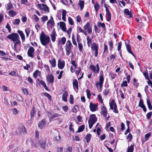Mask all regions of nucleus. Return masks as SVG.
Returning a JSON list of instances; mask_svg holds the SVG:
<instances>
[{
	"instance_id": "obj_37",
	"label": "nucleus",
	"mask_w": 152,
	"mask_h": 152,
	"mask_svg": "<svg viewBox=\"0 0 152 152\" xmlns=\"http://www.w3.org/2000/svg\"><path fill=\"white\" fill-rule=\"evenodd\" d=\"M143 75H144L145 78L146 80H149V78L148 77V75L147 70L146 69L144 73H143Z\"/></svg>"
},
{
	"instance_id": "obj_7",
	"label": "nucleus",
	"mask_w": 152,
	"mask_h": 152,
	"mask_svg": "<svg viewBox=\"0 0 152 152\" xmlns=\"http://www.w3.org/2000/svg\"><path fill=\"white\" fill-rule=\"evenodd\" d=\"M84 29L87 30L88 33L91 34L92 32V27L89 22H87L83 27Z\"/></svg>"
},
{
	"instance_id": "obj_58",
	"label": "nucleus",
	"mask_w": 152,
	"mask_h": 152,
	"mask_svg": "<svg viewBox=\"0 0 152 152\" xmlns=\"http://www.w3.org/2000/svg\"><path fill=\"white\" fill-rule=\"evenodd\" d=\"M33 18L36 22H38L39 21V18L36 15H33Z\"/></svg>"
},
{
	"instance_id": "obj_48",
	"label": "nucleus",
	"mask_w": 152,
	"mask_h": 152,
	"mask_svg": "<svg viewBox=\"0 0 152 152\" xmlns=\"http://www.w3.org/2000/svg\"><path fill=\"white\" fill-rule=\"evenodd\" d=\"M20 22V20L19 19H16L15 20L13 23L14 25H19Z\"/></svg>"
},
{
	"instance_id": "obj_57",
	"label": "nucleus",
	"mask_w": 152,
	"mask_h": 152,
	"mask_svg": "<svg viewBox=\"0 0 152 152\" xmlns=\"http://www.w3.org/2000/svg\"><path fill=\"white\" fill-rule=\"evenodd\" d=\"M127 139H129L130 141H132V136L131 133H129V134L128 136L127 137Z\"/></svg>"
},
{
	"instance_id": "obj_43",
	"label": "nucleus",
	"mask_w": 152,
	"mask_h": 152,
	"mask_svg": "<svg viewBox=\"0 0 152 152\" xmlns=\"http://www.w3.org/2000/svg\"><path fill=\"white\" fill-rule=\"evenodd\" d=\"M94 7L96 11H97L99 9V5L97 2H96L95 4Z\"/></svg>"
},
{
	"instance_id": "obj_36",
	"label": "nucleus",
	"mask_w": 152,
	"mask_h": 152,
	"mask_svg": "<svg viewBox=\"0 0 152 152\" xmlns=\"http://www.w3.org/2000/svg\"><path fill=\"white\" fill-rule=\"evenodd\" d=\"M84 1H83L80 0L79 3L78 4L79 5L80 7L81 10L83 8L84 6Z\"/></svg>"
},
{
	"instance_id": "obj_23",
	"label": "nucleus",
	"mask_w": 152,
	"mask_h": 152,
	"mask_svg": "<svg viewBox=\"0 0 152 152\" xmlns=\"http://www.w3.org/2000/svg\"><path fill=\"white\" fill-rule=\"evenodd\" d=\"M151 133H148L145 135V139L142 141V143H143L147 141L149 138L151 136Z\"/></svg>"
},
{
	"instance_id": "obj_49",
	"label": "nucleus",
	"mask_w": 152,
	"mask_h": 152,
	"mask_svg": "<svg viewBox=\"0 0 152 152\" xmlns=\"http://www.w3.org/2000/svg\"><path fill=\"white\" fill-rule=\"evenodd\" d=\"M44 96H45L47 97L49 100H50V101L51 100V96L49 94L45 92L44 93Z\"/></svg>"
},
{
	"instance_id": "obj_25",
	"label": "nucleus",
	"mask_w": 152,
	"mask_h": 152,
	"mask_svg": "<svg viewBox=\"0 0 152 152\" xmlns=\"http://www.w3.org/2000/svg\"><path fill=\"white\" fill-rule=\"evenodd\" d=\"M8 13L9 15L11 17H14L17 14L16 12L15 11L12 10H10Z\"/></svg>"
},
{
	"instance_id": "obj_53",
	"label": "nucleus",
	"mask_w": 152,
	"mask_h": 152,
	"mask_svg": "<svg viewBox=\"0 0 152 152\" xmlns=\"http://www.w3.org/2000/svg\"><path fill=\"white\" fill-rule=\"evenodd\" d=\"M108 43L110 47V50H111L113 49V42L112 41H109Z\"/></svg>"
},
{
	"instance_id": "obj_55",
	"label": "nucleus",
	"mask_w": 152,
	"mask_h": 152,
	"mask_svg": "<svg viewBox=\"0 0 152 152\" xmlns=\"http://www.w3.org/2000/svg\"><path fill=\"white\" fill-rule=\"evenodd\" d=\"M139 106L141 107H142L145 106L143 104V101L141 99H140V101L139 102Z\"/></svg>"
},
{
	"instance_id": "obj_60",
	"label": "nucleus",
	"mask_w": 152,
	"mask_h": 152,
	"mask_svg": "<svg viewBox=\"0 0 152 152\" xmlns=\"http://www.w3.org/2000/svg\"><path fill=\"white\" fill-rule=\"evenodd\" d=\"M94 28L95 30V33H99L100 32V31L98 29V28L96 25H95L94 26Z\"/></svg>"
},
{
	"instance_id": "obj_2",
	"label": "nucleus",
	"mask_w": 152,
	"mask_h": 152,
	"mask_svg": "<svg viewBox=\"0 0 152 152\" xmlns=\"http://www.w3.org/2000/svg\"><path fill=\"white\" fill-rule=\"evenodd\" d=\"M40 40L41 44L43 46H45L50 42V38L48 35L45 34L43 31H42L40 35Z\"/></svg>"
},
{
	"instance_id": "obj_64",
	"label": "nucleus",
	"mask_w": 152,
	"mask_h": 152,
	"mask_svg": "<svg viewBox=\"0 0 152 152\" xmlns=\"http://www.w3.org/2000/svg\"><path fill=\"white\" fill-rule=\"evenodd\" d=\"M78 47L80 51H82L83 48V45L82 44L80 43H78Z\"/></svg>"
},
{
	"instance_id": "obj_11",
	"label": "nucleus",
	"mask_w": 152,
	"mask_h": 152,
	"mask_svg": "<svg viewBox=\"0 0 152 152\" xmlns=\"http://www.w3.org/2000/svg\"><path fill=\"white\" fill-rule=\"evenodd\" d=\"M42 5L43 7H42V5L40 4H38V7L41 9L44 10L45 11L49 12V8L46 4H42Z\"/></svg>"
},
{
	"instance_id": "obj_9",
	"label": "nucleus",
	"mask_w": 152,
	"mask_h": 152,
	"mask_svg": "<svg viewBox=\"0 0 152 152\" xmlns=\"http://www.w3.org/2000/svg\"><path fill=\"white\" fill-rule=\"evenodd\" d=\"M104 80V78L103 77V74H101L99 76V82H97L96 83V86L98 87L99 85L100 88H102V86Z\"/></svg>"
},
{
	"instance_id": "obj_19",
	"label": "nucleus",
	"mask_w": 152,
	"mask_h": 152,
	"mask_svg": "<svg viewBox=\"0 0 152 152\" xmlns=\"http://www.w3.org/2000/svg\"><path fill=\"white\" fill-rule=\"evenodd\" d=\"M59 23H60V27L61 28L62 30L64 31H66V28L65 23L63 22H60Z\"/></svg>"
},
{
	"instance_id": "obj_18",
	"label": "nucleus",
	"mask_w": 152,
	"mask_h": 152,
	"mask_svg": "<svg viewBox=\"0 0 152 152\" xmlns=\"http://www.w3.org/2000/svg\"><path fill=\"white\" fill-rule=\"evenodd\" d=\"M38 144L40 145V146L43 149H45L46 145V141H43L42 142H41L40 140H38Z\"/></svg>"
},
{
	"instance_id": "obj_22",
	"label": "nucleus",
	"mask_w": 152,
	"mask_h": 152,
	"mask_svg": "<svg viewBox=\"0 0 152 152\" xmlns=\"http://www.w3.org/2000/svg\"><path fill=\"white\" fill-rule=\"evenodd\" d=\"M124 13L126 15H129V18H132V15L131 12L129 11V9H126L124 10Z\"/></svg>"
},
{
	"instance_id": "obj_32",
	"label": "nucleus",
	"mask_w": 152,
	"mask_h": 152,
	"mask_svg": "<svg viewBox=\"0 0 152 152\" xmlns=\"http://www.w3.org/2000/svg\"><path fill=\"white\" fill-rule=\"evenodd\" d=\"M147 103L149 109L150 110H152V106L151 105V104L149 99H147Z\"/></svg>"
},
{
	"instance_id": "obj_40",
	"label": "nucleus",
	"mask_w": 152,
	"mask_h": 152,
	"mask_svg": "<svg viewBox=\"0 0 152 152\" xmlns=\"http://www.w3.org/2000/svg\"><path fill=\"white\" fill-rule=\"evenodd\" d=\"M35 113V110L34 107H33L32 110L31 111L30 114L31 118L34 117Z\"/></svg>"
},
{
	"instance_id": "obj_17",
	"label": "nucleus",
	"mask_w": 152,
	"mask_h": 152,
	"mask_svg": "<svg viewBox=\"0 0 152 152\" xmlns=\"http://www.w3.org/2000/svg\"><path fill=\"white\" fill-rule=\"evenodd\" d=\"M101 114L104 116V117H106L107 115V110L105 107L103 106L101 108Z\"/></svg>"
},
{
	"instance_id": "obj_54",
	"label": "nucleus",
	"mask_w": 152,
	"mask_h": 152,
	"mask_svg": "<svg viewBox=\"0 0 152 152\" xmlns=\"http://www.w3.org/2000/svg\"><path fill=\"white\" fill-rule=\"evenodd\" d=\"M5 28L8 29V32L9 33H11V29L10 26L8 23H7V24Z\"/></svg>"
},
{
	"instance_id": "obj_29",
	"label": "nucleus",
	"mask_w": 152,
	"mask_h": 152,
	"mask_svg": "<svg viewBox=\"0 0 152 152\" xmlns=\"http://www.w3.org/2000/svg\"><path fill=\"white\" fill-rule=\"evenodd\" d=\"M13 6L10 2L8 4H7V6L6 7L7 10H9L13 8Z\"/></svg>"
},
{
	"instance_id": "obj_15",
	"label": "nucleus",
	"mask_w": 152,
	"mask_h": 152,
	"mask_svg": "<svg viewBox=\"0 0 152 152\" xmlns=\"http://www.w3.org/2000/svg\"><path fill=\"white\" fill-rule=\"evenodd\" d=\"M65 66V62L64 61H62L59 60L58 61V67L60 69H63Z\"/></svg>"
},
{
	"instance_id": "obj_38",
	"label": "nucleus",
	"mask_w": 152,
	"mask_h": 152,
	"mask_svg": "<svg viewBox=\"0 0 152 152\" xmlns=\"http://www.w3.org/2000/svg\"><path fill=\"white\" fill-rule=\"evenodd\" d=\"M87 44L88 47L90 46V43L92 42V39L89 38V36H87Z\"/></svg>"
},
{
	"instance_id": "obj_59",
	"label": "nucleus",
	"mask_w": 152,
	"mask_h": 152,
	"mask_svg": "<svg viewBox=\"0 0 152 152\" xmlns=\"http://www.w3.org/2000/svg\"><path fill=\"white\" fill-rule=\"evenodd\" d=\"M122 45V43L121 42H119L118 43V50L120 53V50H121V48Z\"/></svg>"
},
{
	"instance_id": "obj_47",
	"label": "nucleus",
	"mask_w": 152,
	"mask_h": 152,
	"mask_svg": "<svg viewBox=\"0 0 152 152\" xmlns=\"http://www.w3.org/2000/svg\"><path fill=\"white\" fill-rule=\"evenodd\" d=\"M152 115V112H150L147 113L146 115L147 118L148 120H149L151 117Z\"/></svg>"
},
{
	"instance_id": "obj_14",
	"label": "nucleus",
	"mask_w": 152,
	"mask_h": 152,
	"mask_svg": "<svg viewBox=\"0 0 152 152\" xmlns=\"http://www.w3.org/2000/svg\"><path fill=\"white\" fill-rule=\"evenodd\" d=\"M46 121L45 119H42L38 124V126L39 128L42 129L46 124Z\"/></svg>"
},
{
	"instance_id": "obj_1",
	"label": "nucleus",
	"mask_w": 152,
	"mask_h": 152,
	"mask_svg": "<svg viewBox=\"0 0 152 152\" xmlns=\"http://www.w3.org/2000/svg\"><path fill=\"white\" fill-rule=\"evenodd\" d=\"M7 38L13 42L14 43V47L15 49H16V46L20 43L19 37L17 33H12L8 35L7 37Z\"/></svg>"
},
{
	"instance_id": "obj_4",
	"label": "nucleus",
	"mask_w": 152,
	"mask_h": 152,
	"mask_svg": "<svg viewBox=\"0 0 152 152\" xmlns=\"http://www.w3.org/2000/svg\"><path fill=\"white\" fill-rule=\"evenodd\" d=\"M110 108L111 110L114 109L113 112L115 113H118V112L117 109V106L114 99H112L110 103Z\"/></svg>"
},
{
	"instance_id": "obj_5",
	"label": "nucleus",
	"mask_w": 152,
	"mask_h": 152,
	"mask_svg": "<svg viewBox=\"0 0 152 152\" xmlns=\"http://www.w3.org/2000/svg\"><path fill=\"white\" fill-rule=\"evenodd\" d=\"M72 46V45L70 41L68 40L66 43V55L67 56H68L70 54Z\"/></svg>"
},
{
	"instance_id": "obj_6",
	"label": "nucleus",
	"mask_w": 152,
	"mask_h": 152,
	"mask_svg": "<svg viewBox=\"0 0 152 152\" xmlns=\"http://www.w3.org/2000/svg\"><path fill=\"white\" fill-rule=\"evenodd\" d=\"M98 45L95 42H94L92 44L91 49L93 51H95V56L97 57L98 54Z\"/></svg>"
},
{
	"instance_id": "obj_27",
	"label": "nucleus",
	"mask_w": 152,
	"mask_h": 152,
	"mask_svg": "<svg viewBox=\"0 0 152 152\" xmlns=\"http://www.w3.org/2000/svg\"><path fill=\"white\" fill-rule=\"evenodd\" d=\"M49 61L51 64L52 66L55 67L56 66V62L55 58H53L52 60H50Z\"/></svg>"
},
{
	"instance_id": "obj_42",
	"label": "nucleus",
	"mask_w": 152,
	"mask_h": 152,
	"mask_svg": "<svg viewBox=\"0 0 152 152\" xmlns=\"http://www.w3.org/2000/svg\"><path fill=\"white\" fill-rule=\"evenodd\" d=\"M39 73L40 74V72L38 70H36L33 74V75L34 77L36 78Z\"/></svg>"
},
{
	"instance_id": "obj_56",
	"label": "nucleus",
	"mask_w": 152,
	"mask_h": 152,
	"mask_svg": "<svg viewBox=\"0 0 152 152\" xmlns=\"http://www.w3.org/2000/svg\"><path fill=\"white\" fill-rule=\"evenodd\" d=\"M1 59L2 61H7V60H11L12 59L8 57H1Z\"/></svg>"
},
{
	"instance_id": "obj_50",
	"label": "nucleus",
	"mask_w": 152,
	"mask_h": 152,
	"mask_svg": "<svg viewBox=\"0 0 152 152\" xmlns=\"http://www.w3.org/2000/svg\"><path fill=\"white\" fill-rule=\"evenodd\" d=\"M69 23L71 25H73L74 24L73 21L72 19L70 17H69L68 18Z\"/></svg>"
},
{
	"instance_id": "obj_16",
	"label": "nucleus",
	"mask_w": 152,
	"mask_h": 152,
	"mask_svg": "<svg viewBox=\"0 0 152 152\" xmlns=\"http://www.w3.org/2000/svg\"><path fill=\"white\" fill-rule=\"evenodd\" d=\"M56 35H57L56 32L54 31L53 30L51 32V34H50L51 40L53 42H54L55 41Z\"/></svg>"
},
{
	"instance_id": "obj_45",
	"label": "nucleus",
	"mask_w": 152,
	"mask_h": 152,
	"mask_svg": "<svg viewBox=\"0 0 152 152\" xmlns=\"http://www.w3.org/2000/svg\"><path fill=\"white\" fill-rule=\"evenodd\" d=\"M37 82H39V83L41 84V85L43 86V87L46 85V84L45 82L42 80H40L39 79H38L37 80Z\"/></svg>"
},
{
	"instance_id": "obj_35",
	"label": "nucleus",
	"mask_w": 152,
	"mask_h": 152,
	"mask_svg": "<svg viewBox=\"0 0 152 152\" xmlns=\"http://www.w3.org/2000/svg\"><path fill=\"white\" fill-rule=\"evenodd\" d=\"M85 128L84 125H82L80 126L78 128V131L77 132H80L84 130Z\"/></svg>"
},
{
	"instance_id": "obj_34",
	"label": "nucleus",
	"mask_w": 152,
	"mask_h": 152,
	"mask_svg": "<svg viewBox=\"0 0 152 152\" xmlns=\"http://www.w3.org/2000/svg\"><path fill=\"white\" fill-rule=\"evenodd\" d=\"M9 75L12 76H17L18 77V73H17L14 70H13L11 72L9 73Z\"/></svg>"
},
{
	"instance_id": "obj_20",
	"label": "nucleus",
	"mask_w": 152,
	"mask_h": 152,
	"mask_svg": "<svg viewBox=\"0 0 152 152\" xmlns=\"http://www.w3.org/2000/svg\"><path fill=\"white\" fill-rule=\"evenodd\" d=\"M18 32L21 37L22 42H24L25 40V36L23 31H21L19 30L18 31Z\"/></svg>"
},
{
	"instance_id": "obj_8",
	"label": "nucleus",
	"mask_w": 152,
	"mask_h": 152,
	"mask_svg": "<svg viewBox=\"0 0 152 152\" xmlns=\"http://www.w3.org/2000/svg\"><path fill=\"white\" fill-rule=\"evenodd\" d=\"M34 49L32 47H30L28 49L27 52V55L28 56L33 58L34 57Z\"/></svg>"
},
{
	"instance_id": "obj_61",
	"label": "nucleus",
	"mask_w": 152,
	"mask_h": 152,
	"mask_svg": "<svg viewBox=\"0 0 152 152\" xmlns=\"http://www.w3.org/2000/svg\"><path fill=\"white\" fill-rule=\"evenodd\" d=\"M71 62L72 65L75 67V68H76L77 64L75 63V61L73 60H71Z\"/></svg>"
},
{
	"instance_id": "obj_51",
	"label": "nucleus",
	"mask_w": 152,
	"mask_h": 152,
	"mask_svg": "<svg viewBox=\"0 0 152 152\" xmlns=\"http://www.w3.org/2000/svg\"><path fill=\"white\" fill-rule=\"evenodd\" d=\"M86 92L87 93V98L88 99H89L91 95V94L90 92V91L89 89H87L86 90Z\"/></svg>"
},
{
	"instance_id": "obj_21",
	"label": "nucleus",
	"mask_w": 152,
	"mask_h": 152,
	"mask_svg": "<svg viewBox=\"0 0 152 152\" xmlns=\"http://www.w3.org/2000/svg\"><path fill=\"white\" fill-rule=\"evenodd\" d=\"M68 96V92L66 91H65L63 93L62 98V100L65 102H66L67 101V97Z\"/></svg>"
},
{
	"instance_id": "obj_39",
	"label": "nucleus",
	"mask_w": 152,
	"mask_h": 152,
	"mask_svg": "<svg viewBox=\"0 0 152 152\" xmlns=\"http://www.w3.org/2000/svg\"><path fill=\"white\" fill-rule=\"evenodd\" d=\"M89 68L93 72H94L95 73H96V67L94 65H90Z\"/></svg>"
},
{
	"instance_id": "obj_41",
	"label": "nucleus",
	"mask_w": 152,
	"mask_h": 152,
	"mask_svg": "<svg viewBox=\"0 0 152 152\" xmlns=\"http://www.w3.org/2000/svg\"><path fill=\"white\" fill-rule=\"evenodd\" d=\"M97 25L99 27H102L103 28H105V25L104 23H101L100 22H98L97 23Z\"/></svg>"
},
{
	"instance_id": "obj_31",
	"label": "nucleus",
	"mask_w": 152,
	"mask_h": 152,
	"mask_svg": "<svg viewBox=\"0 0 152 152\" xmlns=\"http://www.w3.org/2000/svg\"><path fill=\"white\" fill-rule=\"evenodd\" d=\"M20 4H25L27 6H29L30 5L29 3L27 4L28 0H20Z\"/></svg>"
},
{
	"instance_id": "obj_12",
	"label": "nucleus",
	"mask_w": 152,
	"mask_h": 152,
	"mask_svg": "<svg viewBox=\"0 0 152 152\" xmlns=\"http://www.w3.org/2000/svg\"><path fill=\"white\" fill-rule=\"evenodd\" d=\"M73 86L75 91L77 92L78 90V83L77 80H75L73 82Z\"/></svg>"
},
{
	"instance_id": "obj_30",
	"label": "nucleus",
	"mask_w": 152,
	"mask_h": 152,
	"mask_svg": "<svg viewBox=\"0 0 152 152\" xmlns=\"http://www.w3.org/2000/svg\"><path fill=\"white\" fill-rule=\"evenodd\" d=\"M91 137V135L90 134H87L86 137L85 139L87 143H88L90 140Z\"/></svg>"
},
{
	"instance_id": "obj_46",
	"label": "nucleus",
	"mask_w": 152,
	"mask_h": 152,
	"mask_svg": "<svg viewBox=\"0 0 152 152\" xmlns=\"http://www.w3.org/2000/svg\"><path fill=\"white\" fill-rule=\"evenodd\" d=\"M60 116V115L58 114V113H55L51 116L50 118V120H51L57 117Z\"/></svg>"
},
{
	"instance_id": "obj_26",
	"label": "nucleus",
	"mask_w": 152,
	"mask_h": 152,
	"mask_svg": "<svg viewBox=\"0 0 152 152\" xmlns=\"http://www.w3.org/2000/svg\"><path fill=\"white\" fill-rule=\"evenodd\" d=\"M126 48L128 52L130 54L134 56V55L131 50L130 45L128 44L126 45Z\"/></svg>"
},
{
	"instance_id": "obj_28",
	"label": "nucleus",
	"mask_w": 152,
	"mask_h": 152,
	"mask_svg": "<svg viewBox=\"0 0 152 152\" xmlns=\"http://www.w3.org/2000/svg\"><path fill=\"white\" fill-rule=\"evenodd\" d=\"M66 41V38L65 37H62L61 39L59 41V43H58V44L59 45V43H61L63 45H64Z\"/></svg>"
},
{
	"instance_id": "obj_13",
	"label": "nucleus",
	"mask_w": 152,
	"mask_h": 152,
	"mask_svg": "<svg viewBox=\"0 0 152 152\" xmlns=\"http://www.w3.org/2000/svg\"><path fill=\"white\" fill-rule=\"evenodd\" d=\"M47 81L49 83L53 84L54 81V77L52 74H48V77H47Z\"/></svg>"
},
{
	"instance_id": "obj_63",
	"label": "nucleus",
	"mask_w": 152,
	"mask_h": 152,
	"mask_svg": "<svg viewBox=\"0 0 152 152\" xmlns=\"http://www.w3.org/2000/svg\"><path fill=\"white\" fill-rule=\"evenodd\" d=\"M127 82L126 81H125L121 84V86L122 87H126L127 86Z\"/></svg>"
},
{
	"instance_id": "obj_3",
	"label": "nucleus",
	"mask_w": 152,
	"mask_h": 152,
	"mask_svg": "<svg viewBox=\"0 0 152 152\" xmlns=\"http://www.w3.org/2000/svg\"><path fill=\"white\" fill-rule=\"evenodd\" d=\"M97 120V118L95 114H91L90 115V118L88 120L89 127L91 129L94 124L95 123Z\"/></svg>"
},
{
	"instance_id": "obj_33",
	"label": "nucleus",
	"mask_w": 152,
	"mask_h": 152,
	"mask_svg": "<svg viewBox=\"0 0 152 152\" xmlns=\"http://www.w3.org/2000/svg\"><path fill=\"white\" fill-rule=\"evenodd\" d=\"M106 18L107 21H110L111 19V13H106Z\"/></svg>"
},
{
	"instance_id": "obj_62",
	"label": "nucleus",
	"mask_w": 152,
	"mask_h": 152,
	"mask_svg": "<svg viewBox=\"0 0 152 152\" xmlns=\"http://www.w3.org/2000/svg\"><path fill=\"white\" fill-rule=\"evenodd\" d=\"M69 102L70 103L72 104L73 103V96L72 94H70V95Z\"/></svg>"
},
{
	"instance_id": "obj_44",
	"label": "nucleus",
	"mask_w": 152,
	"mask_h": 152,
	"mask_svg": "<svg viewBox=\"0 0 152 152\" xmlns=\"http://www.w3.org/2000/svg\"><path fill=\"white\" fill-rule=\"evenodd\" d=\"M78 106L77 105H75L72 109V112L76 113L77 112V108H78Z\"/></svg>"
},
{
	"instance_id": "obj_52",
	"label": "nucleus",
	"mask_w": 152,
	"mask_h": 152,
	"mask_svg": "<svg viewBox=\"0 0 152 152\" xmlns=\"http://www.w3.org/2000/svg\"><path fill=\"white\" fill-rule=\"evenodd\" d=\"M98 99L99 101L102 103L103 105H104V104L103 102V100L102 99V96L100 94L98 95L97 96Z\"/></svg>"
},
{
	"instance_id": "obj_10",
	"label": "nucleus",
	"mask_w": 152,
	"mask_h": 152,
	"mask_svg": "<svg viewBox=\"0 0 152 152\" xmlns=\"http://www.w3.org/2000/svg\"><path fill=\"white\" fill-rule=\"evenodd\" d=\"M97 104H93L91 102L89 105V108L91 111L94 112L97 110Z\"/></svg>"
},
{
	"instance_id": "obj_24",
	"label": "nucleus",
	"mask_w": 152,
	"mask_h": 152,
	"mask_svg": "<svg viewBox=\"0 0 152 152\" xmlns=\"http://www.w3.org/2000/svg\"><path fill=\"white\" fill-rule=\"evenodd\" d=\"M134 150V144L131 145L130 146H128L126 152H133Z\"/></svg>"
}]
</instances>
